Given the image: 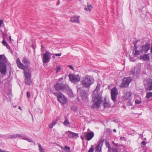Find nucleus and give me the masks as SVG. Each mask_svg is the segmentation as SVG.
<instances>
[{"label": "nucleus", "mask_w": 152, "mask_h": 152, "mask_svg": "<svg viewBox=\"0 0 152 152\" xmlns=\"http://www.w3.org/2000/svg\"><path fill=\"white\" fill-rule=\"evenodd\" d=\"M77 109V108L76 106H72L71 107V110L73 111H75Z\"/></svg>", "instance_id": "obj_37"}, {"label": "nucleus", "mask_w": 152, "mask_h": 152, "mask_svg": "<svg viewBox=\"0 0 152 152\" xmlns=\"http://www.w3.org/2000/svg\"><path fill=\"white\" fill-rule=\"evenodd\" d=\"M3 62V63L9 64L8 59L4 54L0 55V62Z\"/></svg>", "instance_id": "obj_19"}, {"label": "nucleus", "mask_w": 152, "mask_h": 152, "mask_svg": "<svg viewBox=\"0 0 152 152\" xmlns=\"http://www.w3.org/2000/svg\"><path fill=\"white\" fill-rule=\"evenodd\" d=\"M106 147L108 148V152H110L111 151V148L109 142H106Z\"/></svg>", "instance_id": "obj_28"}, {"label": "nucleus", "mask_w": 152, "mask_h": 152, "mask_svg": "<svg viewBox=\"0 0 152 152\" xmlns=\"http://www.w3.org/2000/svg\"><path fill=\"white\" fill-rule=\"evenodd\" d=\"M110 106V104L108 103L107 102H105L104 103V108L108 107Z\"/></svg>", "instance_id": "obj_32"}, {"label": "nucleus", "mask_w": 152, "mask_h": 152, "mask_svg": "<svg viewBox=\"0 0 152 152\" xmlns=\"http://www.w3.org/2000/svg\"><path fill=\"white\" fill-rule=\"evenodd\" d=\"M26 96H27V97L28 98H29L30 97V96H31L30 93L28 91L27 92Z\"/></svg>", "instance_id": "obj_40"}, {"label": "nucleus", "mask_w": 152, "mask_h": 152, "mask_svg": "<svg viewBox=\"0 0 152 152\" xmlns=\"http://www.w3.org/2000/svg\"><path fill=\"white\" fill-rule=\"evenodd\" d=\"M137 46L136 43H134V50H137Z\"/></svg>", "instance_id": "obj_42"}, {"label": "nucleus", "mask_w": 152, "mask_h": 152, "mask_svg": "<svg viewBox=\"0 0 152 152\" xmlns=\"http://www.w3.org/2000/svg\"><path fill=\"white\" fill-rule=\"evenodd\" d=\"M57 4H58V5H59V1H58L57 3Z\"/></svg>", "instance_id": "obj_59"}, {"label": "nucleus", "mask_w": 152, "mask_h": 152, "mask_svg": "<svg viewBox=\"0 0 152 152\" xmlns=\"http://www.w3.org/2000/svg\"><path fill=\"white\" fill-rule=\"evenodd\" d=\"M77 92L79 93L82 100L86 101L87 99L88 94L84 90H82L80 88L78 89L77 91Z\"/></svg>", "instance_id": "obj_8"}, {"label": "nucleus", "mask_w": 152, "mask_h": 152, "mask_svg": "<svg viewBox=\"0 0 152 152\" xmlns=\"http://www.w3.org/2000/svg\"><path fill=\"white\" fill-rule=\"evenodd\" d=\"M123 96L124 98L127 100L128 102L130 103L131 102L132 99V96L131 94L128 91H125Z\"/></svg>", "instance_id": "obj_12"}, {"label": "nucleus", "mask_w": 152, "mask_h": 152, "mask_svg": "<svg viewBox=\"0 0 152 152\" xmlns=\"http://www.w3.org/2000/svg\"><path fill=\"white\" fill-rule=\"evenodd\" d=\"M150 47V45L148 43H146L145 45L142 46L141 50L142 52L144 51L145 53H146L149 50Z\"/></svg>", "instance_id": "obj_15"}, {"label": "nucleus", "mask_w": 152, "mask_h": 152, "mask_svg": "<svg viewBox=\"0 0 152 152\" xmlns=\"http://www.w3.org/2000/svg\"><path fill=\"white\" fill-rule=\"evenodd\" d=\"M140 59L143 61H149L150 58L148 54H145L141 55L140 57Z\"/></svg>", "instance_id": "obj_20"}, {"label": "nucleus", "mask_w": 152, "mask_h": 152, "mask_svg": "<svg viewBox=\"0 0 152 152\" xmlns=\"http://www.w3.org/2000/svg\"><path fill=\"white\" fill-rule=\"evenodd\" d=\"M15 138H20L22 137V136L20 134H15Z\"/></svg>", "instance_id": "obj_36"}, {"label": "nucleus", "mask_w": 152, "mask_h": 152, "mask_svg": "<svg viewBox=\"0 0 152 152\" xmlns=\"http://www.w3.org/2000/svg\"><path fill=\"white\" fill-rule=\"evenodd\" d=\"M24 73L25 84L28 85H30L31 83V73L25 70L24 71Z\"/></svg>", "instance_id": "obj_6"}, {"label": "nucleus", "mask_w": 152, "mask_h": 152, "mask_svg": "<svg viewBox=\"0 0 152 152\" xmlns=\"http://www.w3.org/2000/svg\"><path fill=\"white\" fill-rule=\"evenodd\" d=\"M61 70V67L59 66L56 67V73H57Z\"/></svg>", "instance_id": "obj_34"}, {"label": "nucleus", "mask_w": 152, "mask_h": 152, "mask_svg": "<svg viewBox=\"0 0 152 152\" xmlns=\"http://www.w3.org/2000/svg\"><path fill=\"white\" fill-rule=\"evenodd\" d=\"M65 152H71L69 151H66V150H65Z\"/></svg>", "instance_id": "obj_55"}, {"label": "nucleus", "mask_w": 152, "mask_h": 152, "mask_svg": "<svg viewBox=\"0 0 152 152\" xmlns=\"http://www.w3.org/2000/svg\"><path fill=\"white\" fill-rule=\"evenodd\" d=\"M111 152H118V151L117 148H111V151H110Z\"/></svg>", "instance_id": "obj_35"}, {"label": "nucleus", "mask_w": 152, "mask_h": 152, "mask_svg": "<svg viewBox=\"0 0 152 152\" xmlns=\"http://www.w3.org/2000/svg\"><path fill=\"white\" fill-rule=\"evenodd\" d=\"M69 77L70 81L74 83H76L80 80V78L78 75L70 74Z\"/></svg>", "instance_id": "obj_7"}, {"label": "nucleus", "mask_w": 152, "mask_h": 152, "mask_svg": "<svg viewBox=\"0 0 152 152\" xmlns=\"http://www.w3.org/2000/svg\"><path fill=\"white\" fill-rule=\"evenodd\" d=\"M70 147L67 146H65L64 147V150H66V151H69L70 150Z\"/></svg>", "instance_id": "obj_39"}, {"label": "nucleus", "mask_w": 152, "mask_h": 152, "mask_svg": "<svg viewBox=\"0 0 152 152\" xmlns=\"http://www.w3.org/2000/svg\"><path fill=\"white\" fill-rule=\"evenodd\" d=\"M15 138V134L11 135V139Z\"/></svg>", "instance_id": "obj_44"}, {"label": "nucleus", "mask_w": 152, "mask_h": 152, "mask_svg": "<svg viewBox=\"0 0 152 152\" xmlns=\"http://www.w3.org/2000/svg\"><path fill=\"white\" fill-rule=\"evenodd\" d=\"M94 82V80L90 76H86L82 80L81 83L85 88H89Z\"/></svg>", "instance_id": "obj_2"}, {"label": "nucleus", "mask_w": 152, "mask_h": 152, "mask_svg": "<svg viewBox=\"0 0 152 152\" xmlns=\"http://www.w3.org/2000/svg\"><path fill=\"white\" fill-rule=\"evenodd\" d=\"M93 146H92L88 150V152H94V149L93 148Z\"/></svg>", "instance_id": "obj_38"}, {"label": "nucleus", "mask_w": 152, "mask_h": 152, "mask_svg": "<svg viewBox=\"0 0 152 152\" xmlns=\"http://www.w3.org/2000/svg\"><path fill=\"white\" fill-rule=\"evenodd\" d=\"M55 89L58 91H61L65 88L64 84L61 83H57L54 86Z\"/></svg>", "instance_id": "obj_14"}, {"label": "nucleus", "mask_w": 152, "mask_h": 152, "mask_svg": "<svg viewBox=\"0 0 152 152\" xmlns=\"http://www.w3.org/2000/svg\"><path fill=\"white\" fill-rule=\"evenodd\" d=\"M125 139V137H121L120 138V140H124Z\"/></svg>", "instance_id": "obj_50"}, {"label": "nucleus", "mask_w": 152, "mask_h": 152, "mask_svg": "<svg viewBox=\"0 0 152 152\" xmlns=\"http://www.w3.org/2000/svg\"><path fill=\"white\" fill-rule=\"evenodd\" d=\"M113 132H116V130L115 129H113Z\"/></svg>", "instance_id": "obj_54"}, {"label": "nucleus", "mask_w": 152, "mask_h": 152, "mask_svg": "<svg viewBox=\"0 0 152 152\" xmlns=\"http://www.w3.org/2000/svg\"><path fill=\"white\" fill-rule=\"evenodd\" d=\"M118 94V90L115 87L113 88L111 91V97L114 102H116V96Z\"/></svg>", "instance_id": "obj_11"}, {"label": "nucleus", "mask_w": 152, "mask_h": 152, "mask_svg": "<svg viewBox=\"0 0 152 152\" xmlns=\"http://www.w3.org/2000/svg\"><path fill=\"white\" fill-rule=\"evenodd\" d=\"M142 52V51L141 50H135V53L134 55L135 56L139 55H140Z\"/></svg>", "instance_id": "obj_29"}, {"label": "nucleus", "mask_w": 152, "mask_h": 152, "mask_svg": "<svg viewBox=\"0 0 152 152\" xmlns=\"http://www.w3.org/2000/svg\"><path fill=\"white\" fill-rule=\"evenodd\" d=\"M59 147H60L61 149L63 151V150H64V147H63V146H61L60 145H59Z\"/></svg>", "instance_id": "obj_51"}, {"label": "nucleus", "mask_w": 152, "mask_h": 152, "mask_svg": "<svg viewBox=\"0 0 152 152\" xmlns=\"http://www.w3.org/2000/svg\"><path fill=\"white\" fill-rule=\"evenodd\" d=\"M92 8V7L91 5L88 4V3L87 6H85L84 9L86 10L90 11L91 10Z\"/></svg>", "instance_id": "obj_24"}, {"label": "nucleus", "mask_w": 152, "mask_h": 152, "mask_svg": "<svg viewBox=\"0 0 152 152\" xmlns=\"http://www.w3.org/2000/svg\"><path fill=\"white\" fill-rule=\"evenodd\" d=\"M131 81V79L130 77H125L123 79V82L121 84L122 87H126L128 86Z\"/></svg>", "instance_id": "obj_10"}, {"label": "nucleus", "mask_w": 152, "mask_h": 152, "mask_svg": "<svg viewBox=\"0 0 152 152\" xmlns=\"http://www.w3.org/2000/svg\"><path fill=\"white\" fill-rule=\"evenodd\" d=\"M65 121H64L63 124L65 126H67L68 125L70 124V123L68 120L66 118V117H65Z\"/></svg>", "instance_id": "obj_26"}, {"label": "nucleus", "mask_w": 152, "mask_h": 152, "mask_svg": "<svg viewBox=\"0 0 152 152\" xmlns=\"http://www.w3.org/2000/svg\"><path fill=\"white\" fill-rule=\"evenodd\" d=\"M6 138L7 139H11V135H7L6 136Z\"/></svg>", "instance_id": "obj_46"}, {"label": "nucleus", "mask_w": 152, "mask_h": 152, "mask_svg": "<svg viewBox=\"0 0 152 152\" xmlns=\"http://www.w3.org/2000/svg\"><path fill=\"white\" fill-rule=\"evenodd\" d=\"M112 143L115 146V147H118L119 146V145L118 143H115L114 142H113Z\"/></svg>", "instance_id": "obj_43"}, {"label": "nucleus", "mask_w": 152, "mask_h": 152, "mask_svg": "<svg viewBox=\"0 0 152 152\" xmlns=\"http://www.w3.org/2000/svg\"><path fill=\"white\" fill-rule=\"evenodd\" d=\"M55 56H59L61 55V53H56L55 54Z\"/></svg>", "instance_id": "obj_49"}, {"label": "nucleus", "mask_w": 152, "mask_h": 152, "mask_svg": "<svg viewBox=\"0 0 152 152\" xmlns=\"http://www.w3.org/2000/svg\"><path fill=\"white\" fill-rule=\"evenodd\" d=\"M100 84L98 83L96 89L93 91L92 95L93 100L92 101L93 103L91 106L93 108H98L102 101L101 96L102 92L100 91Z\"/></svg>", "instance_id": "obj_1"}, {"label": "nucleus", "mask_w": 152, "mask_h": 152, "mask_svg": "<svg viewBox=\"0 0 152 152\" xmlns=\"http://www.w3.org/2000/svg\"><path fill=\"white\" fill-rule=\"evenodd\" d=\"M9 39L10 40V41H11V36H10V37H9Z\"/></svg>", "instance_id": "obj_56"}, {"label": "nucleus", "mask_w": 152, "mask_h": 152, "mask_svg": "<svg viewBox=\"0 0 152 152\" xmlns=\"http://www.w3.org/2000/svg\"><path fill=\"white\" fill-rule=\"evenodd\" d=\"M69 137H70V138H72V135L71 134V133L70 132H69Z\"/></svg>", "instance_id": "obj_52"}, {"label": "nucleus", "mask_w": 152, "mask_h": 152, "mask_svg": "<svg viewBox=\"0 0 152 152\" xmlns=\"http://www.w3.org/2000/svg\"><path fill=\"white\" fill-rule=\"evenodd\" d=\"M9 64L0 62V72L3 76H5L7 71V65Z\"/></svg>", "instance_id": "obj_9"}, {"label": "nucleus", "mask_w": 152, "mask_h": 152, "mask_svg": "<svg viewBox=\"0 0 152 152\" xmlns=\"http://www.w3.org/2000/svg\"><path fill=\"white\" fill-rule=\"evenodd\" d=\"M67 92L69 96L72 97L73 96V93L71 90H68Z\"/></svg>", "instance_id": "obj_30"}, {"label": "nucleus", "mask_w": 152, "mask_h": 152, "mask_svg": "<svg viewBox=\"0 0 152 152\" xmlns=\"http://www.w3.org/2000/svg\"><path fill=\"white\" fill-rule=\"evenodd\" d=\"M2 43L3 45L6 47L9 50H11V48L9 46V45L7 44L6 41L5 39H4L2 41Z\"/></svg>", "instance_id": "obj_22"}, {"label": "nucleus", "mask_w": 152, "mask_h": 152, "mask_svg": "<svg viewBox=\"0 0 152 152\" xmlns=\"http://www.w3.org/2000/svg\"><path fill=\"white\" fill-rule=\"evenodd\" d=\"M22 139L23 140H26L29 142H33V141H32V140H31V139H30L29 138H26V137H23L22 138Z\"/></svg>", "instance_id": "obj_33"}, {"label": "nucleus", "mask_w": 152, "mask_h": 152, "mask_svg": "<svg viewBox=\"0 0 152 152\" xmlns=\"http://www.w3.org/2000/svg\"><path fill=\"white\" fill-rule=\"evenodd\" d=\"M22 62L24 65L21 63L19 58H17L16 63L18 67L20 69H25V67H27L30 64L29 61L27 58L24 57L22 60Z\"/></svg>", "instance_id": "obj_3"}, {"label": "nucleus", "mask_w": 152, "mask_h": 152, "mask_svg": "<svg viewBox=\"0 0 152 152\" xmlns=\"http://www.w3.org/2000/svg\"><path fill=\"white\" fill-rule=\"evenodd\" d=\"M56 123V121H53L49 125V127L50 128H52L54 126Z\"/></svg>", "instance_id": "obj_27"}, {"label": "nucleus", "mask_w": 152, "mask_h": 152, "mask_svg": "<svg viewBox=\"0 0 152 152\" xmlns=\"http://www.w3.org/2000/svg\"><path fill=\"white\" fill-rule=\"evenodd\" d=\"M50 53L48 51H46L44 53L43 56V62L46 63L49 62L50 59Z\"/></svg>", "instance_id": "obj_13"}, {"label": "nucleus", "mask_w": 152, "mask_h": 152, "mask_svg": "<svg viewBox=\"0 0 152 152\" xmlns=\"http://www.w3.org/2000/svg\"><path fill=\"white\" fill-rule=\"evenodd\" d=\"M151 52L152 53V43H151Z\"/></svg>", "instance_id": "obj_53"}, {"label": "nucleus", "mask_w": 152, "mask_h": 152, "mask_svg": "<svg viewBox=\"0 0 152 152\" xmlns=\"http://www.w3.org/2000/svg\"><path fill=\"white\" fill-rule=\"evenodd\" d=\"M141 135L142 136V137H143V135Z\"/></svg>", "instance_id": "obj_62"}, {"label": "nucleus", "mask_w": 152, "mask_h": 152, "mask_svg": "<svg viewBox=\"0 0 152 152\" xmlns=\"http://www.w3.org/2000/svg\"><path fill=\"white\" fill-rule=\"evenodd\" d=\"M140 69L138 67H134L130 71V74L132 75H137L140 72Z\"/></svg>", "instance_id": "obj_18"}, {"label": "nucleus", "mask_w": 152, "mask_h": 152, "mask_svg": "<svg viewBox=\"0 0 152 152\" xmlns=\"http://www.w3.org/2000/svg\"><path fill=\"white\" fill-rule=\"evenodd\" d=\"M68 132L70 133L72 135V138H77V137H78V134L77 133L72 132L69 131Z\"/></svg>", "instance_id": "obj_23"}, {"label": "nucleus", "mask_w": 152, "mask_h": 152, "mask_svg": "<svg viewBox=\"0 0 152 152\" xmlns=\"http://www.w3.org/2000/svg\"><path fill=\"white\" fill-rule=\"evenodd\" d=\"M141 144L143 145H145L146 144V142H145L143 141L141 142Z\"/></svg>", "instance_id": "obj_47"}, {"label": "nucleus", "mask_w": 152, "mask_h": 152, "mask_svg": "<svg viewBox=\"0 0 152 152\" xmlns=\"http://www.w3.org/2000/svg\"><path fill=\"white\" fill-rule=\"evenodd\" d=\"M152 96V92H148L146 94V97L148 98H149L150 97Z\"/></svg>", "instance_id": "obj_31"}, {"label": "nucleus", "mask_w": 152, "mask_h": 152, "mask_svg": "<svg viewBox=\"0 0 152 152\" xmlns=\"http://www.w3.org/2000/svg\"><path fill=\"white\" fill-rule=\"evenodd\" d=\"M39 150L40 152H45V149L43 148L40 144L38 143Z\"/></svg>", "instance_id": "obj_25"}, {"label": "nucleus", "mask_w": 152, "mask_h": 152, "mask_svg": "<svg viewBox=\"0 0 152 152\" xmlns=\"http://www.w3.org/2000/svg\"><path fill=\"white\" fill-rule=\"evenodd\" d=\"M145 89L148 90H152V79L150 78L146 79L144 82Z\"/></svg>", "instance_id": "obj_5"}, {"label": "nucleus", "mask_w": 152, "mask_h": 152, "mask_svg": "<svg viewBox=\"0 0 152 152\" xmlns=\"http://www.w3.org/2000/svg\"><path fill=\"white\" fill-rule=\"evenodd\" d=\"M3 23V21L2 20H0V27L1 26V25Z\"/></svg>", "instance_id": "obj_48"}, {"label": "nucleus", "mask_w": 152, "mask_h": 152, "mask_svg": "<svg viewBox=\"0 0 152 152\" xmlns=\"http://www.w3.org/2000/svg\"><path fill=\"white\" fill-rule=\"evenodd\" d=\"M54 95L57 96L58 101L61 103L64 104L66 103L67 99L61 93H54Z\"/></svg>", "instance_id": "obj_4"}, {"label": "nucleus", "mask_w": 152, "mask_h": 152, "mask_svg": "<svg viewBox=\"0 0 152 152\" xmlns=\"http://www.w3.org/2000/svg\"><path fill=\"white\" fill-rule=\"evenodd\" d=\"M104 140H103L100 142H99V143L96 146L95 148L97 152H100L101 149V147L102 145V143L104 142Z\"/></svg>", "instance_id": "obj_21"}, {"label": "nucleus", "mask_w": 152, "mask_h": 152, "mask_svg": "<svg viewBox=\"0 0 152 152\" xmlns=\"http://www.w3.org/2000/svg\"><path fill=\"white\" fill-rule=\"evenodd\" d=\"M81 139L82 140H83V138H83V137H82V136H81Z\"/></svg>", "instance_id": "obj_57"}, {"label": "nucleus", "mask_w": 152, "mask_h": 152, "mask_svg": "<svg viewBox=\"0 0 152 152\" xmlns=\"http://www.w3.org/2000/svg\"><path fill=\"white\" fill-rule=\"evenodd\" d=\"M13 107H16V106L14 105V106H13Z\"/></svg>", "instance_id": "obj_60"}, {"label": "nucleus", "mask_w": 152, "mask_h": 152, "mask_svg": "<svg viewBox=\"0 0 152 152\" xmlns=\"http://www.w3.org/2000/svg\"><path fill=\"white\" fill-rule=\"evenodd\" d=\"M43 45H42V46H41V49L42 48H43Z\"/></svg>", "instance_id": "obj_61"}, {"label": "nucleus", "mask_w": 152, "mask_h": 152, "mask_svg": "<svg viewBox=\"0 0 152 152\" xmlns=\"http://www.w3.org/2000/svg\"><path fill=\"white\" fill-rule=\"evenodd\" d=\"M18 107L19 109H20V110H21V108L20 106H19Z\"/></svg>", "instance_id": "obj_58"}, {"label": "nucleus", "mask_w": 152, "mask_h": 152, "mask_svg": "<svg viewBox=\"0 0 152 152\" xmlns=\"http://www.w3.org/2000/svg\"><path fill=\"white\" fill-rule=\"evenodd\" d=\"M94 135V132H91L86 133V134L85 135V137L86 138L87 140L89 141L93 137Z\"/></svg>", "instance_id": "obj_16"}, {"label": "nucleus", "mask_w": 152, "mask_h": 152, "mask_svg": "<svg viewBox=\"0 0 152 152\" xmlns=\"http://www.w3.org/2000/svg\"><path fill=\"white\" fill-rule=\"evenodd\" d=\"M141 101L138 100H136L135 101V103L137 104H139L141 103Z\"/></svg>", "instance_id": "obj_41"}, {"label": "nucleus", "mask_w": 152, "mask_h": 152, "mask_svg": "<svg viewBox=\"0 0 152 152\" xmlns=\"http://www.w3.org/2000/svg\"><path fill=\"white\" fill-rule=\"evenodd\" d=\"M67 66L72 70H74V68L72 66L70 65H68Z\"/></svg>", "instance_id": "obj_45"}, {"label": "nucleus", "mask_w": 152, "mask_h": 152, "mask_svg": "<svg viewBox=\"0 0 152 152\" xmlns=\"http://www.w3.org/2000/svg\"><path fill=\"white\" fill-rule=\"evenodd\" d=\"M80 17V16L79 15H74L72 16L71 17L70 21L73 23H79L80 21L79 19Z\"/></svg>", "instance_id": "obj_17"}]
</instances>
